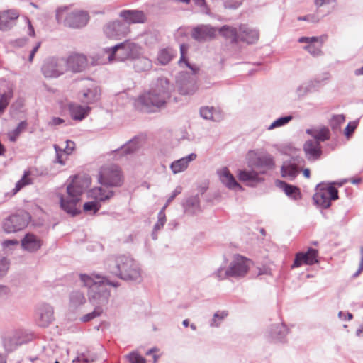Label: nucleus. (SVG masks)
Returning a JSON list of instances; mask_svg holds the SVG:
<instances>
[{
    "mask_svg": "<svg viewBox=\"0 0 363 363\" xmlns=\"http://www.w3.org/2000/svg\"><path fill=\"white\" fill-rule=\"evenodd\" d=\"M100 89L98 86H94L91 88L82 91L79 94V99L84 104H91L97 101L100 99Z\"/></svg>",
    "mask_w": 363,
    "mask_h": 363,
    "instance_id": "nucleus-29",
    "label": "nucleus"
},
{
    "mask_svg": "<svg viewBox=\"0 0 363 363\" xmlns=\"http://www.w3.org/2000/svg\"><path fill=\"white\" fill-rule=\"evenodd\" d=\"M17 340L18 346L28 343L33 338V335L25 330H17L13 332Z\"/></svg>",
    "mask_w": 363,
    "mask_h": 363,
    "instance_id": "nucleus-40",
    "label": "nucleus"
},
{
    "mask_svg": "<svg viewBox=\"0 0 363 363\" xmlns=\"http://www.w3.org/2000/svg\"><path fill=\"white\" fill-rule=\"evenodd\" d=\"M143 52V49L140 45L126 40L114 46L104 48L103 53L106 59L103 63L134 60Z\"/></svg>",
    "mask_w": 363,
    "mask_h": 363,
    "instance_id": "nucleus-5",
    "label": "nucleus"
},
{
    "mask_svg": "<svg viewBox=\"0 0 363 363\" xmlns=\"http://www.w3.org/2000/svg\"><path fill=\"white\" fill-rule=\"evenodd\" d=\"M12 97V90H9L6 93L0 95V112H3L6 109Z\"/></svg>",
    "mask_w": 363,
    "mask_h": 363,
    "instance_id": "nucleus-46",
    "label": "nucleus"
},
{
    "mask_svg": "<svg viewBox=\"0 0 363 363\" xmlns=\"http://www.w3.org/2000/svg\"><path fill=\"white\" fill-rule=\"evenodd\" d=\"M259 174V172L252 168L251 170H239L238 177L240 181L246 182L249 186H254L263 181Z\"/></svg>",
    "mask_w": 363,
    "mask_h": 363,
    "instance_id": "nucleus-24",
    "label": "nucleus"
},
{
    "mask_svg": "<svg viewBox=\"0 0 363 363\" xmlns=\"http://www.w3.org/2000/svg\"><path fill=\"white\" fill-rule=\"evenodd\" d=\"M197 157L196 153H191L187 156L172 162L170 169L174 174L184 172L189 167V163L194 161Z\"/></svg>",
    "mask_w": 363,
    "mask_h": 363,
    "instance_id": "nucleus-25",
    "label": "nucleus"
},
{
    "mask_svg": "<svg viewBox=\"0 0 363 363\" xmlns=\"http://www.w3.org/2000/svg\"><path fill=\"white\" fill-rule=\"evenodd\" d=\"M19 12L16 9H8L0 12V30H10L19 17Z\"/></svg>",
    "mask_w": 363,
    "mask_h": 363,
    "instance_id": "nucleus-19",
    "label": "nucleus"
},
{
    "mask_svg": "<svg viewBox=\"0 0 363 363\" xmlns=\"http://www.w3.org/2000/svg\"><path fill=\"white\" fill-rule=\"evenodd\" d=\"M175 52L172 48H164L157 54V61L160 65H167L174 57Z\"/></svg>",
    "mask_w": 363,
    "mask_h": 363,
    "instance_id": "nucleus-36",
    "label": "nucleus"
},
{
    "mask_svg": "<svg viewBox=\"0 0 363 363\" xmlns=\"http://www.w3.org/2000/svg\"><path fill=\"white\" fill-rule=\"evenodd\" d=\"M9 267V260L5 257L0 258V277L4 276L6 274Z\"/></svg>",
    "mask_w": 363,
    "mask_h": 363,
    "instance_id": "nucleus-57",
    "label": "nucleus"
},
{
    "mask_svg": "<svg viewBox=\"0 0 363 363\" xmlns=\"http://www.w3.org/2000/svg\"><path fill=\"white\" fill-rule=\"evenodd\" d=\"M54 320L53 308L48 304H42L38 309L37 324L42 328L48 327Z\"/></svg>",
    "mask_w": 363,
    "mask_h": 363,
    "instance_id": "nucleus-18",
    "label": "nucleus"
},
{
    "mask_svg": "<svg viewBox=\"0 0 363 363\" xmlns=\"http://www.w3.org/2000/svg\"><path fill=\"white\" fill-rule=\"evenodd\" d=\"M345 117L342 114L335 115L330 121V125L332 130L337 132L340 130L341 125L345 122Z\"/></svg>",
    "mask_w": 363,
    "mask_h": 363,
    "instance_id": "nucleus-45",
    "label": "nucleus"
},
{
    "mask_svg": "<svg viewBox=\"0 0 363 363\" xmlns=\"http://www.w3.org/2000/svg\"><path fill=\"white\" fill-rule=\"evenodd\" d=\"M185 211L190 214H196L200 211V201L198 196L189 198L184 205Z\"/></svg>",
    "mask_w": 363,
    "mask_h": 363,
    "instance_id": "nucleus-38",
    "label": "nucleus"
},
{
    "mask_svg": "<svg viewBox=\"0 0 363 363\" xmlns=\"http://www.w3.org/2000/svg\"><path fill=\"white\" fill-rule=\"evenodd\" d=\"M322 45L323 44L320 43L319 46H316L315 43L306 45L303 47V50H305L314 57H318L323 55V52L321 50Z\"/></svg>",
    "mask_w": 363,
    "mask_h": 363,
    "instance_id": "nucleus-50",
    "label": "nucleus"
},
{
    "mask_svg": "<svg viewBox=\"0 0 363 363\" xmlns=\"http://www.w3.org/2000/svg\"><path fill=\"white\" fill-rule=\"evenodd\" d=\"M130 363H146V359L140 355L137 352H133L128 355Z\"/></svg>",
    "mask_w": 363,
    "mask_h": 363,
    "instance_id": "nucleus-54",
    "label": "nucleus"
},
{
    "mask_svg": "<svg viewBox=\"0 0 363 363\" xmlns=\"http://www.w3.org/2000/svg\"><path fill=\"white\" fill-rule=\"evenodd\" d=\"M328 78L325 77L323 79L315 78L314 79L309 80L306 82L301 84L296 89V93L298 97H303L307 94L313 91L316 88L319 87L321 83L326 80Z\"/></svg>",
    "mask_w": 363,
    "mask_h": 363,
    "instance_id": "nucleus-27",
    "label": "nucleus"
},
{
    "mask_svg": "<svg viewBox=\"0 0 363 363\" xmlns=\"http://www.w3.org/2000/svg\"><path fill=\"white\" fill-rule=\"evenodd\" d=\"M292 120L291 116H287L284 117H281L276 121H274L269 127L268 130H271L276 128L281 127L286 124H287L289 121Z\"/></svg>",
    "mask_w": 363,
    "mask_h": 363,
    "instance_id": "nucleus-49",
    "label": "nucleus"
},
{
    "mask_svg": "<svg viewBox=\"0 0 363 363\" xmlns=\"http://www.w3.org/2000/svg\"><path fill=\"white\" fill-rule=\"evenodd\" d=\"M314 5L318 9L324 5H333V7L337 5V0H313Z\"/></svg>",
    "mask_w": 363,
    "mask_h": 363,
    "instance_id": "nucleus-58",
    "label": "nucleus"
},
{
    "mask_svg": "<svg viewBox=\"0 0 363 363\" xmlns=\"http://www.w3.org/2000/svg\"><path fill=\"white\" fill-rule=\"evenodd\" d=\"M67 62L64 57H50L42 66V72L46 78H57L67 72Z\"/></svg>",
    "mask_w": 363,
    "mask_h": 363,
    "instance_id": "nucleus-11",
    "label": "nucleus"
},
{
    "mask_svg": "<svg viewBox=\"0 0 363 363\" xmlns=\"http://www.w3.org/2000/svg\"><path fill=\"white\" fill-rule=\"evenodd\" d=\"M228 315V313L226 311H217L214 313L211 320L210 326L212 328L218 327Z\"/></svg>",
    "mask_w": 363,
    "mask_h": 363,
    "instance_id": "nucleus-44",
    "label": "nucleus"
},
{
    "mask_svg": "<svg viewBox=\"0 0 363 363\" xmlns=\"http://www.w3.org/2000/svg\"><path fill=\"white\" fill-rule=\"evenodd\" d=\"M215 111L213 107H203L200 109V115L204 119L216 121Z\"/></svg>",
    "mask_w": 363,
    "mask_h": 363,
    "instance_id": "nucleus-47",
    "label": "nucleus"
},
{
    "mask_svg": "<svg viewBox=\"0 0 363 363\" xmlns=\"http://www.w3.org/2000/svg\"><path fill=\"white\" fill-rule=\"evenodd\" d=\"M298 42L300 43H306L307 45L313 44L315 43L320 42L323 44L324 39L323 36L320 37H301L298 39Z\"/></svg>",
    "mask_w": 363,
    "mask_h": 363,
    "instance_id": "nucleus-53",
    "label": "nucleus"
},
{
    "mask_svg": "<svg viewBox=\"0 0 363 363\" xmlns=\"http://www.w3.org/2000/svg\"><path fill=\"white\" fill-rule=\"evenodd\" d=\"M173 89V85L167 78L160 77L147 92L138 98L135 106L142 112H155L157 108L164 106Z\"/></svg>",
    "mask_w": 363,
    "mask_h": 363,
    "instance_id": "nucleus-1",
    "label": "nucleus"
},
{
    "mask_svg": "<svg viewBox=\"0 0 363 363\" xmlns=\"http://www.w3.org/2000/svg\"><path fill=\"white\" fill-rule=\"evenodd\" d=\"M30 216L27 212H21L9 216L3 223V229L7 233H16L24 229Z\"/></svg>",
    "mask_w": 363,
    "mask_h": 363,
    "instance_id": "nucleus-14",
    "label": "nucleus"
},
{
    "mask_svg": "<svg viewBox=\"0 0 363 363\" xmlns=\"http://www.w3.org/2000/svg\"><path fill=\"white\" fill-rule=\"evenodd\" d=\"M164 211L165 210H163L162 208L160 210V211L158 213L157 221L154 225L153 231H152V238L154 240H156L157 238V231L160 230L163 228L164 225L166 223V216H165Z\"/></svg>",
    "mask_w": 363,
    "mask_h": 363,
    "instance_id": "nucleus-41",
    "label": "nucleus"
},
{
    "mask_svg": "<svg viewBox=\"0 0 363 363\" xmlns=\"http://www.w3.org/2000/svg\"><path fill=\"white\" fill-rule=\"evenodd\" d=\"M216 32V29L210 25H199L193 28L191 36L194 40L203 42L213 39Z\"/></svg>",
    "mask_w": 363,
    "mask_h": 363,
    "instance_id": "nucleus-17",
    "label": "nucleus"
},
{
    "mask_svg": "<svg viewBox=\"0 0 363 363\" xmlns=\"http://www.w3.org/2000/svg\"><path fill=\"white\" fill-rule=\"evenodd\" d=\"M224 6L228 9H237L242 2V0H223Z\"/></svg>",
    "mask_w": 363,
    "mask_h": 363,
    "instance_id": "nucleus-60",
    "label": "nucleus"
},
{
    "mask_svg": "<svg viewBox=\"0 0 363 363\" xmlns=\"http://www.w3.org/2000/svg\"><path fill=\"white\" fill-rule=\"evenodd\" d=\"M30 171L24 172V174L22 177V178L19 181H18V182L16 184V186L13 189V194H16L23 187L32 184V179L30 177Z\"/></svg>",
    "mask_w": 363,
    "mask_h": 363,
    "instance_id": "nucleus-43",
    "label": "nucleus"
},
{
    "mask_svg": "<svg viewBox=\"0 0 363 363\" xmlns=\"http://www.w3.org/2000/svg\"><path fill=\"white\" fill-rule=\"evenodd\" d=\"M109 272L125 281H139L141 279V269L132 257L122 255L110 258L107 261Z\"/></svg>",
    "mask_w": 363,
    "mask_h": 363,
    "instance_id": "nucleus-4",
    "label": "nucleus"
},
{
    "mask_svg": "<svg viewBox=\"0 0 363 363\" xmlns=\"http://www.w3.org/2000/svg\"><path fill=\"white\" fill-rule=\"evenodd\" d=\"M114 196V191L107 186H98L90 189L87 193V196L96 201L98 203L105 202Z\"/></svg>",
    "mask_w": 363,
    "mask_h": 363,
    "instance_id": "nucleus-20",
    "label": "nucleus"
},
{
    "mask_svg": "<svg viewBox=\"0 0 363 363\" xmlns=\"http://www.w3.org/2000/svg\"><path fill=\"white\" fill-rule=\"evenodd\" d=\"M90 184L91 179L88 176H74L72 182L67 186V194L60 197L61 208L72 216L78 214L79 211L77 208V204Z\"/></svg>",
    "mask_w": 363,
    "mask_h": 363,
    "instance_id": "nucleus-3",
    "label": "nucleus"
},
{
    "mask_svg": "<svg viewBox=\"0 0 363 363\" xmlns=\"http://www.w3.org/2000/svg\"><path fill=\"white\" fill-rule=\"evenodd\" d=\"M214 274L220 280L225 279V278L230 277L228 269H225L224 267H222L218 268Z\"/></svg>",
    "mask_w": 363,
    "mask_h": 363,
    "instance_id": "nucleus-61",
    "label": "nucleus"
},
{
    "mask_svg": "<svg viewBox=\"0 0 363 363\" xmlns=\"http://www.w3.org/2000/svg\"><path fill=\"white\" fill-rule=\"evenodd\" d=\"M69 110L74 120L82 121L88 116L91 108L88 106L71 104L69 106Z\"/></svg>",
    "mask_w": 363,
    "mask_h": 363,
    "instance_id": "nucleus-31",
    "label": "nucleus"
},
{
    "mask_svg": "<svg viewBox=\"0 0 363 363\" xmlns=\"http://www.w3.org/2000/svg\"><path fill=\"white\" fill-rule=\"evenodd\" d=\"M313 199L316 205L323 208H328L330 206L332 200L338 199V191L332 186L325 188L322 186V184H318Z\"/></svg>",
    "mask_w": 363,
    "mask_h": 363,
    "instance_id": "nucleus-13",
    "label": "nucleus"
},
{
    "mask_svg": "<svg viewBox=\"0 0 363 363\" xmlns=\"http://www.w3.org/2000/svg\"><path fill=\"white\" fill-rule=\"evenodd\" d=\"M119 16L128 24L143 23L146 21L145 13L138 10H123L120 12Z\"/></svg>",
    "mask_w": 363,
    "mask_h": 363,
    "instance_id": "nucleus-26",
    "label": "nucleus"
},
{
    "mask_svg": "<svg viewBox=\"0 0 363 363\" xmlns=\"http://www.w3.org/2000/svg\"><path fill=\"white\" fill-rule=\"evenodd\" d=\"M13 333L4 337L3 342L6 350L11 352L18 347V343Z\"/></svg>",
    "mask_w": 363,
    "mask_h": 363,
    "instance_id": "nucleus-42",
    "label": "nucleus"
},
{
    "mask_svg": "<svg viewBox=\"0 0 363 363\" xmlns=\"http://www.w3.org/2000/svg\"><path fill=\"white\" fill-rule=\"evenodd\" d=\"M182 188L180 186L176 187V189L172 192V195L167 199L165 205L162 207L163 210H165L167 207L169 205V203L174 200V199L179 194L182 193Z\"/></svg>",
    "mask_w": 363,
    "mask_h": 363,
    "instance_id": "nucleus-59",
    "label": "nucleus"
},
{
    "mask_svg": "<svg viewBox=\"0 0 363 363\" xmlns=\"http://www.w3.org/2000/svg\"><path fill=\"white\" fill-rule=\"evenodd\" d=\"M306 18H308V22L313 23H318L320 19L322 18V16L319 15L318 12L314 13H311L306 15Z\"/></svg>",
    "mask_w": 363,
    "mask_h": 363,
    "instance_id": "nucleus-62",
    "label": "nucleus"
},
{
    "mask_svg": "<svg viewBox=\"0 0 363 363\" xmlns=\"http://www.w3.org/2000/svg\"><path fill=\"white\" fill-rule=\"evenodd\" d=\"M306 133L313 138L308 140L303 145V151L309 160H316L322 155L320 142L330 138V130L326 127L308 128Z\"/></svg>",
    "mask_w": 363,
    "mask_h": 363,
    "instance_id": "nucleus-6",
    "label": "nucleus"
},
{
    "mask_svg": "<svg viewBox=\"0 0 363 363\" xmlns=\"http://www.w3.org/2000/svg\"><path fill=\"white\" fill-rule=\"evenodd\" d=\"M101 208V204L96 201L86 202L83 206V209L85 212H92L95 214Z\"/></svg>",
    "mask_w": 363,
    "mask_h": 363,
    "instance_id": "nucleus-51",
    "label": "nucleus"
},
{
    "mask_svg": "<svg viewBox=\"0 0 363 363\" xmlns=\"http://www.w3.org/2000/svg\"><path fill=\"white\" fill-rule=\"evenodd\" d=\"M139 147L138 138H134L123 145L120 150H117L116 152L123 155H129L135 152Z\"/></svg>",
    "mask_w": 363,
    "mask_h": 363,
    "instance_id": "nucleus-37",
    "label": "nucleus"
},
{
    "mask_svg": "<svg viewBox=\"0 0 363 363\" xmlns=\"http://www.w3.org/2000/svg\"><path fill=\"white\" fill-rule=\"evenodd\" d=\"M55 19L58 24L72 28H80L89 21L88 13L83 11H69L67 6H60L56 9Z\"/></svg>",
    "mask_w": 363,
    "mask_h": 363,
    "instance_id": "nucleus-7",
    "label": "nucleus"
},
{
    "mask_svg": "<svg viewBox=\"0 0 363 363\" xmlns=\"http://www.w3.org/2000/svg\"><path fill=\"white\" fill-rule=\"evenodd\" d=\"M239 31L240 40L249 44L255 43L259 38L258 30L247 25H241Z\"/></svg>",
    "mask_w": 363,
    "mask_h": 363,
    "instance_id": "nucleus-28",
    "label": "nucleus"
},
{
    "mask_svg": "<svg viewBox=\"0 0 363 363\" xmlns=\"http://www.w3.org/2000/svg\"><path fill=\"white\" fill-rule=\"evenodd\" d=\"M123 175L121 168L116 164H106L101 167L99 182L107 187H119L123 184Z\"/></svg>",
    "mask_w": 363,
    "mask_h": 363,
    "instance_id": "nucleus-10",
    "label": "nucleus"
},
{
    "mask_svg": "<svg viewBox=\"0 0 363 363\" xmlns=\"http://www.w3.org/2000/svg\"><path fill=\"white\" fill-rule=\"evenodd\" d=\"M184 45H181L180 50L182 57L179 62L180 64L182 62H185L186 66L192 70V74H190L189 73H180L179 77H177V84L178 86V90L181 94L189 95L194 94L197 90L198 86L196 84V77L194 76V74L196 73V69H194L189 62L184 60Z\"/></svg>",
    "mask_w": 363,
    "mask_h": 363,
    "instance_id": "nucleus-9",
    "label": "nucleus"
},
{
    "mask_svg": "<svg viewBox=\"0 0 363 363\" xmlns=\"http://www.w3.org/2000/svg\"><path fill=\"white\" fill-rule=\"evenodd\" d=\"M359 121H354L350 122L346 126L344 133L345 135L348 138L350 137L354 130L357 128Z\"/></svg>",
    "mask_w": 363,
    "mask_h": 363,
    "instance_id": "nucleus-56",
    "label": "nucleus"
},
{
    "mask_svg": "<svg viewBox=\"0 0 363 363\" xmlns=\"http://www.w3.org/2000/svg\"><path fill=\"white\" fill-rule=\"evenodd\" d=\"M129 31L128 26L118 20L109 22L104 27V33L109 38H120L125 36Z\"/></svg>",
    "mask_w": 363,
    "mask_h": 363,
    "instance_id": "nucleus-16",
    "label": "nucleus"
},
{
    "mask_svg": "<svg viewBox=\"0 0 363 363\" xmlns=\"http://www.w3.org/2000/svg\"><path fill=\"white\" fill-rule=\"evenodd\" d=\"M288 330L283 323L272 325L268 333L270 337L276 341L281 342L286 335Z\"/></svg>",
    "mask_w": 363,
    "mask_h": 363,
    "instance_id": "nucleus-33",
    "label": "nucleus"
},
{
    "mask_svg": "<svg viewBox=\"0 0 363 363\" xmlns=\"http://www.w3.org/2000/svg\"><path fill=\"white\" fill-rule=\"evenodd\" d=\"M27 123L26 121H21L18 126L11 133H9V139L11 141H16L18 136L21 133L26 129Z\"/></svg>",
    "mask_w": 363,
    "mask_h": 363,
    "instance_id": "nucleus-48",
    "label": "nucleus"
},
{
    "mask_svg": "<svg viewBox=\"0 0 363 363\" xmlns=\"http://www.w3.org/2000/svg\"><path fill=\"white\" fill-rule=\"evenodd\" d=\"M74 147H75V143L72 140H67L66 141V147H65L63 151L67 155H70L72 152V151L74 150Z\"/></svg>",
    "mask_w": 363,
    "mask_h": 363,
    "instance_id": "nucleus-63",
    "label": "nucleus"
},
{
    "mask_svg": "<svg viewBox=\"0 0 363 363\" xmlns=\"http://www.w3.org/2000/svg\"><path fill=\"white\" fill-rule=\"evenodd\" d=\"M246 160L249 167L257 169L261 174H266L275 167L273 156L259 150H250L246 155Z\"/></svg>",
    "mask_w": 363,
    "mask_h": 363,
    "instance_id": "nucleus-8",
    "label": "nucleus"
},
{
    "mask_svg": "<svg viewBox=\"0 0 363 363\" xmlns=\"http://www.w3.org/2000/svg\"><path fill=\"white\" fill-rule=\"evenodd\" d=\"M53 147L56 152V158L55 160V162L64 165L65 163L62 159V155L65 152L56 144L53 145Z\"/></svg>",
    "mask_w": 363,
    "mask_h": 363,
    "instance_id": "nucleus-55",
    "label": "nucleus"
},
{
    "mask_svg": "<svg viewBox=\"0 0 363 363\" xmlns=\"http://www.w3.org/2000/svg\"><path fill=\"white\" fill-rule=\"evenodd\" d=\"M317 250L309 248L306 252H298L296 254L292 267H298L303 263L313 265L318 262Z\"/></svg>",
    "mask_w": 363,
    "mask_h": 363,
    "instance_id": "nucleus-22",
    "label": "nucleus"
},
{
    "mask_svg": "<svg viewBox=\"0 0 363 363\" xmlns=\"http://www.w3.org/2000/svg\"><path fill=\"white\" fill-rule=\"evenodd\" d=\"M305 163L304 159L300 155H293L284 161L281 167V177L293 181L299 174Z\"/></svg>",
    "mask_w": 363,
    "mask_h": 363,
    "instance_id": "nucleus-12",
    "label": "nucleus"
},
{
    "mask_svg": "<svg viewBox=\"0 0 363 363\" xmlns=\"http://www.w3.org/2000/svg\"><path fill=\"white\" fill-rule=\"evenodd\" d=\"M219 32L225 38L230 39L233 42H237L240 40V33H238L235 28L224 26L219 30Z\"/></svg>",
    "mask_w": 363,
    "mask_h": 363,
    "instance_id": "nucleus-39",
    "label": "nucleus"
},
{
    "mask_svg": "<svg viewBox=\"0 0 363 363\" xmlns=\"http://www.w3.org/2000/svg\"><path fill=\"white\" fill-rule=\"evenodd\" d=\"M79 278L84 286L89 288V300L91 304L103 311L108 304L111 296L106 285L119 286L118 282L111 281L106 277L98 274H81Z\"/></svg>",
    "mask_w": 363,
    "mask_h": 363,
    "instance_id": "nucleus-2",
    "label": "nucleus"
},
{
    "mask_svg": "<svg viewBox=\"0 0 363 363\" xmlns=\"http://www.w3.org/2000/svg\"><path fill=\"white\" fill-rule=\"evenodd\" d=\"M276 184L278 187L282 189L287 196H291L294 199H298L300 198L301 194L298 187L289 184L281 180H277L276 182Z\"/></svg>",
    "mask_w": 363,
    "mask_h": 363,
    "instance_id": "nucleus-35",
    "label": "nucleus"
},
{
    "mask_svg": "<svg viewBox=\"0 0 363 363\" xmlns=\"http://www.w3.org/2000/svg\"><path fill=\"white\" fill-rule=\"evenodd\" d=\"M86 301L84 292L79 290L72 291L69 296L68 307L69 310L74 311L83 306Z\"/></svg>",
    "mask_w": 363,
    "mask_h": 363,
    "instance_id": "nucleus-30",
    "label": "nucleus"
},
{
    "mask_svg": "<svg viewBox=\"0 0 363 363\" xmlns=\"http://www.w3.org/2000/svg\"><path fill=\"white\" fill-rule=\"evenodd\" d=\"M90 360L83 354L79 355L72 363H89Z\"/></svg>",
    "mask_w": 363,
    "mask_h": 363,
    "instance_id": "nucleus-64",
    "label": "nucleus"
},
{
    "mask_svg": "<svg viewBox=\"0 0 363 363\" xmlns=\"http://www.w3.org/2000/svg\"><path fill=\"white\" fill-rule=\"evenodd\" d=\"M23 249L29 252H35L40 248L41 240L33 234H27L21 241Z\"/></svg>",
    "mask_w": 363,
    "mask_h": 363,
    "instance_id": "nucleus-32",
    "label": "nucleus"
},
{
    "mask_svg": "<svg viewBox=\"0 0 363 363\" xmlns=\"http://www.w3.org/2000/svg\"><path fill=\"white\" fill-rule=\"evenodd\" d=\"M217 174L221 183L228 189L242 190V187L236 182L234 176L227 167H225L218 169Z\"/></svg>",
    "mask_w": 363,
    "mask_h": 363,
    "instance_id": "nucleus-23",
    "label": "nucleus"
},
{
    "mask_svg": "<svg viewBox=\"0 0 363 363\" xmlns=\"http://www.w3.org/2000/svg\"><path fill=\"white\" fill-rule=\"evenodd\" d=\"M133 67L138 72H147L152 69V62L149 58L143 56V54L134 59Z\"/></svg>",
    "mask_w": 363,
    "mask_h": 363,
    "instance_id": "nucleus-34",
    "label": "nucleus"
},
{
    "mask_svg": "<svg viewBox=\"0 0 363 363\" xmlns=\"http://www.w3.org/2000/svg\"><path fill=\"white\" fill-rule=\"evenodd\" d=\"M103 312H104V311L102 309H99V308L94 307V309L92 312L83 315L82 317H81L80 319L82 322H89V321L100 316Z\"/></svg>",
    "mask_w": 363,
    "mask_h": 363,
    "instance_id": "nucleus-52",
    "label": "nucleus"
},
{
    "mask_svg": "<svg viewBox=\"0 0 363 363\" xmlns=\"http://www.w3.org/2000/svg\"><path fill=\"white\" fill-rule=\"evenodd\" d=\"M250 263V259L236 255L228 268L230 277L235 278L245 277L249 270Z\"/></svg>",
    "mask_w": 363,
    "mask_h": 363,
    "instance_id": "nucleus-15",
    "label": "nucleus"
},
{
    "mask_svg": "<svg viewBox=\"0 0 363 363\" xmlns=\"http://www.w3.org/2000/svg\"><path fill=\"white\" fill-rule=\"evenodd\" d=\"M65 62H67V71L80 72L86 65V57L84 55L74 54L65 58Z\"/></svg>",
    "mask_w": 363,
    "mask_h": 363,
    "instance_id": "nucleus-21",
    "label": "nucleus"
}]
</instances>
